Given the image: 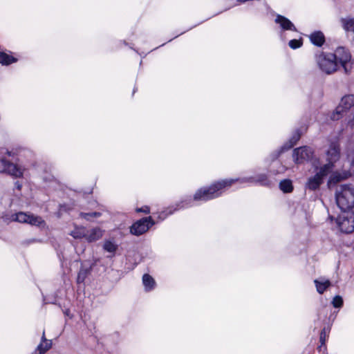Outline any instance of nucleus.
Here are the masks:
<instances>
[{
	"mask_svg": "<svg viewBox=\"0 0 354 354\" xmlns=\"http://www.w3.org/2000/svg\"><path fill=\"white\" fill-rule=\"evenodd\" d=\"M80 216L87 221H90L91 218H93V216L91 215V212H88V213L81 212Z\"/></svg>",
	"mask_w": 354,
	"mask_h": 354,
	"instance_id": "nucleus-32",
	"label": "nucleus"
},
{
	"mask_svg": "<svg viewBox=\"0 0 354 354\" xmlns=\"http://www.w3.org/2000/svg\"><path fill=\"white\" fill-rule=\"evenodd\" d=\"M52 346V342L49 340L48 342H41L37 348V350L39 351L40 354L45 353L47 351H48Z\"/></svg>",
	"mask_w": 354,
	"mask_h": 354,
	"instance_id": "nucleus-24",
	"label": "nucleus"
},
{
	"mask_svg": "<svg viewBox=\"0 0 354 354\" xmlns=\"http://www.w3.org/2000/svg\"><path fill=\"white\" fill-rule=\"evenodd\" d=\"M91 215L93 217L97 218L101 216V213L98 212H91Z\"/></svg>",
	"mask_w": 354,
	"mask_h": 354,
	"instance_id": "nucleus-33",
	"label": "nucleus"
},
{
	"mask_svg": "<svg viewBox=\"0 0 354 354\" xmlns=\"http://www.w3.org/2000/svg\"><path fill=\"white\" fill-rule=\"evenodd\" d=\"M189 206H191V205H189V203L187 201H181L180 203L177 204L176 207L175 208H174L172 210L169 209V211L168 212H166V213L162 212V214H164V216H162V218L164 219L167 216L171 214L174 212H175L178 209H180L184 208V207H187Z\"/></svg>",
	"mask_w": 354,
	"mask_h": 354,
	"instance_id": "nucleus-23",
	"label": "nucleus"
},
{
	"mask_svg": "<svg viewBox=\"0 0 354 354\" xmlns=\"http://www.w3.org/2000/svg\"><path fill=\"white\" fill-rule=\"evenodd\" d=\"M6 153L9 156H11L13 155V153L12 151H10L8 150H6Z\"/></svg>",
	"mask_w": 354,
	"mask_h": 354,
	"instance_id": "nucleus-38",
	"label": "nucleus"
},
{
	"mask_svg": "<svg viewBox=\"0 0 354 354\" xmlns=\"http://www.w3.org/2000/svg\"><path fill=\"white\" fill-rule=\"evenodd\" d=\"M335 199L338 207L343 211L354 207V187L350 184L340 185L337 187Z\"/></svg>",
	"mask_w": 354,
	"mask_h": 354,
	"instance_id": "nucleus-3",
	"label": "nucleus"
},
{
	"mask_svg": "<svg viewBox=\"0 0 354 354\" xmlns=\"http://www.w3.org/2000/svg\"><path fill=\"white\" fill-rule=\"evenodd\" d=\"M313 156V151L309 147L304 146L294 149L293 159L297 164H301L309 161Z\"/></svg>",
	"mask_w": 354,
	"mask_h": 354,
	"instance_id": "nucleus-9",
	"label": "nucleus"
},
{
	"mask_svg": "<svg viewBox=\"0 0 354 354\" xmlns=\"http://www.w3.org/2000/svg\"><path fill=\"white\" fill-rule=\"evenodd\" d=\"M91 268H86L84 266H82L77 277V282L78 283H83L88 274L90 273Z\"/></svg>",
	"mask_w": 354,
	"mask_h": 354,
	"instance_id": "nucleus-20",
	"label": "nucleus"
},
{
	"mask_svg": "<svg viewBox=\"0 0 354 354\" xmlns=\"http://www.w3.org/2000/svg\"><path fill=\"white\" fill-rule=\"evenodd\" d=\"M336 223L340 231L349 234L354 231V212H344L336 219Z\"/></svg>",
	"mask_w": 354,
	"mask_h": 354,
	"instance_id": "nucleus-6",
	"label": "nucleus"
},
{
	"mask_svg": "<svg viewBox=\"0 0 354 354\" xmlns=\"http://www.w3.org/2000/svg\"><path fill=\"white\" fill-rule=\"evenodd\" d=\"M15 186L18 190H20L21 189V184L19 181H17L15 183Z\"/></svg>",
	"mask_w": 354,
	"mask_h": 354,
	"instance_id": "nucleus-35",
	"label": "nucleus"
},
{
	"mask_svg": "<svg viewBox=\"0 0 354 354\" xmlns=\"http://www.w3.org/2000/svg\"><path fill=\"white\" fill-rule=\"evenodd\" d=\"M326 156L328 162L323 166H327L328 167L327 170L331 172L335 163L340 158V148L337 142L330 143L328 150L326 151Z\"/></svg>",
	"mask_w": 354,
	"mask_h": 354,
	"instance_id": "nucleus-7",
	"label": "nucleus"
},
{
	"mask_svg": "<svg viewBox=\"0 0 354 354\" xmlns=\"http://www.w3.org/2000/svg\"><path fill=\"white\" fill-rule=\"evenodd\" d=\"M64 313L67 315V316H69L70 315V310L68 309H66Z\"/></svg>",
	"mask_w": 354,
	"mask_h": 354,
	"instance_id": "nucleus-37",
	"label": "nucleus"
},
{
	"mask_svg": "<svg viewBox=\"0 0 354 354\" xmlns=\"http://www.w3.org/2000/svg\"><path fill=\"white\" fill-rule=\"evenodd\" d=\"M49 341L47 340L45 337V333L44 332L43 333V335L41 337V342L44 343V342H48Z\"/></svg>",
	"mask_w": 354,
	"mask_h": 354,
	"instance_id": "nucleus-36",
	"label": "nucleus"
},
{
	"mask_svg": "<svg viewBox=\"0 0 354 354\" xmlns=\"http://www.w3.org/2000/svg\"><path fill=\"white\" fill-rule=\"evenodd\" d=\"M310 41L317 46H322L325 42V37L322 32L315 31L309 36Z\"/></svg>",
	"mask_w": 354,
	"mask_h": 354,
	"instance_id": "nucleus-14",
	"label": "nucleus"
},
{
	"mask_svg": "<svg viewBox=\"0 0 354 354\" xmlns=\"http://www.w3.org/2000/svg\"><path fill=\"white\" fill-rule=\"evenodd\" d=\"M329 218L333 220V217L332 216H330Z\"/></svg>",
	"mask_w": 354,
	"mask_h": 354,
	"instance_id": "nucleus-39",
	"label": "nucleus"
},
{
	"mask_svg": "<svg viewBox=\"0 0 354 354\" xmlns=\"http://www.w3.org/2000/svg\"><path fill=\"white\" fill-rule=\"evenodd\" d=\"M342 179H343V178L342 177V176L339 174L335 173L330 176L329 183H337L341 181Z\"/></svg>",
	"mask_w": 354,
	"mask_h": 354,
	"instance_id": "nucleus-28",
	"label": "nucleus"
},
{
	"mask_svg": "<svg viewBox=\"0 0 354 354\" xmlns=\"http://www.w3.org/2000/svg\"><path fill=\"white\" fill-rule=\"evenodd\" d=\"M239 181L241 183H258L261 185L268 186L270 182L268 176L265 174H260L257 176L238 178V179H225L218 181L209 187L199 189L194 196V201H207L220 196L223 189L230 187L232 183Z\"/></svg>",
	"mask_w": 354,
	"mask_h": 354,
	"instance_id": "nucleus-2",
	"label": "nucleus"
},
{
	"mask_svg": "<svg viewBox=\"0 0 354 354\" xmlns=\"http://www.w3.org/2000/svg\"><path fill=\"white\" fill-rule=\"evenodd\" d=\"M17 62V59L4 52H0V64L9 65Z\"/></svg>",
	"mask_w": 354,
	"mask_h": 354,
	"instance_id": "nucleus-22",
	"label": "nucleus"
},
{
	"mask_svg": "<svg viewBox=\"0 0 354 354\" xmlns=\"http://www.w3.org/2000/svg\"><path fill=\"white\" fill-rule=\"evenodd\" d=\"M289 46L292 49H297L301 46L302 40L301 39H292L288 43Z\"/></svg>",
	"mask_w": 354,
	"mask_h": 354,
	"instance_id": "nucleus-26",
	"label": "nucleus"
},
{
	"mask_svg": "<svg viewBox=\"0 0 354 354\" xmlns=\"http://www.w3.org/2000/svg\"><path fill=\"white\" fill-rule=\"evenodd\" d=\"M316 62L319 68L328 75L336 72L341 67L346 74H348L353 68L349 50L342 46L337 48L333 53L322 52L316 55Z\"/></svg>",
	"mask_w": 354,
	"mask_h": 354,
	"instance_id": "nucleus-1",
	"label": "nucleus"
},
{
	"mask_svg": "<svg viewBox=\"0 0 354 354\" xmlns=\"http://www.w3.org/2000/svg\"><path fill=\"white\" fill-rule=\"evenodd\" d=\"M300 138H301V133H300L299 130L297 129L293 133L292 136L289 140V143H286L281 147V151L279 152V153L276 156L275 158H277V156H279V155L281 152L288 150L290 148H292L295 145H296V143L300 139Z\"/></svg>",
	"mask_w": 354,
	"mask_h": 354,
	"instance_id": "nucleus-12",
	"label": "nucleus"
},
{
	"mask_svg": "<svg viewBox=\"0 0 354 354\" xmlns=\"http://www.w3.org/2000/svg\"><path fill=\"white\" fill-rule=\"evenodd\" d=\"M103 248L109 252L115 253L118 249V245L111 241H105Z\"/></svg>",
	"mask_w": 354,
	"mask_h": 354,
	"instance_id": "nucleus-25",
	"label": "nucleus"
},
{
	"mask_svg": "<svg viewBox=\"0 0 354 354\" xmlns=\"http://www.w3.org/2000/svg\"><path fill=\"white\" fill-rule=\"evenodd\" d=\"M142 282L145 287L146 290L149 291L152 290L155 286L154 279L148 274H145L142 277Z\"/></svg>",
	"mask_w": 354,
	"mask_h": 354,
	"instance_id": "nucleus-21",
	"label": "nucleus"
},
{
	"mask_svg": "<svg viewBox=\"0 0 354 354\" xmlns=\"http://www.w3.org/2000/svg\"><path fill=\"white\" fill-rule=\"evenodd\" d=\"M351 110L353 118L349 121L351 127H354V95H344L335 109V111L332 113L330 118L333 120H339L344 112Z\"/></svg>",
	"mask_w": 354,
	"mask_h": 354,
	"instance_id": "nucleus-4",
	"label": "nucleus"
},
{
	"mask_svg": "<svg viewBox=\"0 0 354 354\" xmlns=\"http://www.w3.org/2000/svg\"><path fill=\"white\" fill-rule=\"evenodd\" d=\"M71 235L75 238V239H80L82 237H85V234L84 232H82L79 230H75L73 232H71Z\"/></svg>",
	"mask_w": 354,
	"mask_h": 354,
	"instance_id": "nucleus-30",
	"label": "nucleus"
},
{
	"mask_svg": "<svg viewBox=\"0 0 354 354\" xmlns=\"http://www.w3.org/2000/svg\"><path fill=\"white\" fill-rule=\"evenodd\" d=\"M154 224L151 216L145 217L135 222L130 227V232L136 236L145 233Z\"/></svg>",
	"mask_w": 354,
	"mask_h": 354,
	"instance_id": "nucleus-8",
	"label": "nucleus"
},
{
	"mask_svg": "<svg viewBox=\"0 0 354 354\" xmlns=\"http://www.w3.org/2000/svg\"><path fill=\"white\" fill-rule=\"evenodd\" d=\"M30 213H25L19 212L14 214L11 216V220L13 221H17L22 223H27Z\"/></svg>",
	"mask_w": 354,
	"mask_h": 354,
	"instance_id": "nucleus-17",
	"label": "nucleus"
},
{
	"mask_svg": "<svg viewBox=\"0 0 354 354\" xmlns=\"http://www.w3.org/2000/svg\"><path fill=\"white\" fill-rule=\"evenodd\" d=\"M326 337V329L324 328L323 330H322V331L320 333V337H319V340H320L321 346L325 344Z\"/></svg>",
	"mask_w": 354,
	"mask_h": 354,
	"instance_id": "nucleus-29",
	"label": "nucleus"
},
{
	"mask_svg": "<svg viewBox=\"0 0 354 354\" xmlns=\"http://www.w3.org/2000/svg\"><path fill=\"white\" fill-rule=\"evenodd\" d=\"M315 284L317 291L319 294H323L324 291L330 286V281L329 280L326 281H319L318 279H315L314 281Z\"/></svg>",
	"mask_w": 354,
	"mask_h": 354,
	"instance_id": "nucleus-18",
	"label": "nucleus"
},
{
	"mask_svg": "<svg viewBox=\"0 0 354 354\" xmlns=\"http://www.w3.org/2000/svg\"><path fill=\"white\" fill-rule=\"evenodd\" d=\"M137 212H143L145 214H149L150 212V209L148 206H144L140 208L136 209Z\"/></svg>",
	"mask_w": 354,
	"mask_h": 354,
	"instance_id": "nucleus-31",
	"label": "nucleus"
},
{
	"mask_svg": "<svg viewBox=\"0 0 354 354\" xmlns=\"http://www.w3.org/2000/svg\"><path fill=\"white\" fill-rule=\"evenodd\" d=\"M332 304L335 308L342 307L343 305V299L342 297L339 295L335 296L332 301Z\"/></svg>",
	"mask_w": 354,
	"mask_h": 354,
	"instance_id": "nucleus-27",
	"label": "nucleus"
},
{
	"mask_svg": "<svg viewBox=\"0 0 354 354\" xmlns=\"http://www.w3.org/2000/svg\"><path fill=\"white\" fill-rule=\"evenodd\" d=\"M274 22L279 25L281 29L283 31L291 30L297 31V28L295 25L286 17L277 14L274 19Z\"/></svg>",
	"mask_w": 354,
	"mask_h": 354,
	"instance_id": "nucleus-11",
	"label": "nucleus"
},
{
	"mask_svg": "<svg viewBox=\"0 0 354 354\" xmlns=\"http://www.w3.org/2000/svg\"><path fill=\"white\" fill-rule=\"evenodd\" d=\"M340 22L343 29L346 32H351L354 33V17L351 16H347L346 17L341 18Z\"/></svg>",
	"mask_w": 354,
	"mask_h": 354,
	"instance_id": "nucleus-13",
	"label": "nucleus"
},
{
	"mask_svg": "<svg viewBox=\"0 0 354 354\" xmlns=\"http://www.w3.org/2000/svg\"><path fill=\"white\" fill-rule=\"evenodd\" d=\"M102 236V233L100 228H93L90 232H88L87 234H85V237L89 242L97 241Z\"/></svg>",
	"mask_w": 354,
	"mask_h": 354,
	"instance_id": "nucleus-15",
	"label": "nucleus"
},
{
	"mask_svg": "<svg viewBox=\"0 0 354 354\" xmlns=\"http://www.w3.org/2000/svg\"><path fill=\"white\" fill-rule=\"evenodd\" d=\"M328 168L327 166H322L319 168L316 167L317 172L308 178L305 184V188L310 191L319 189L321 185L324 183V178L330 173L327 170Z\"/></svg>",
	"mask_w": 354,
	"mask_h": 354,
	"instance_id": "nucleus-5",
	"label": "nucleus"
},
{
	"mask_svg": "<svg viewBox=\"0 0 354 354\" xmlns=\"http://www.w3.org/2000/svg\"><path fill=\"white\" fill-rule=\"evenodd\" d=\"M0 173H7L15 178H20L23 176V169L18 165L2 158L0 159Z\"/></svg>",
	"mask_w": 354,
	"mask_h": 354,
	"instance_id": "nucleus-10",
	"label": "nucleus"
},
{
	"mask_svg": "<svg viewBox=\"0 0 354 354\" xmlns=\"http://www.w3.org/2000/svg\"><path fill=\"white\" fill-rule=\"evenodd\" d=\"M37 241H38V240H37L35 239H32L26 241H24V243H26V244H30V243H35Z\"/></svg>",
	"mask_w": 354,
	"mask_h": 354,
	"instance_id": "nucleus-34",
	"label": "nucleus"
},
{
	"mask_svg": "<svg viewBox=\"0 0 354 354\" xmlns=\"http://www.w3.org/2000/svg\"><path fill=\"white\" fill-rule=\"evenodd\" d=\"M279 189L284 193H290L293 190L292 180L290 179L282 180L279 183Z\"/></svg>",
	"mask_w": 354,
	"mask_h": 354,
	"instance_id": "nucleus-19",
	"label": "nucleus"
},
{
	"mask_svg": "<svg viewBox=\"0 0 354 354\" xmlns=\"http://www.w3.org/2000/svg\"><path fill=\"white\" fill-rule=\"evenodd\" d=\"M27 223L37 227H42L45 225V221L42 218L39 216L34 215L33 214H30Z\"/></svg>",
	"mask_w": 354,
	"mask_h": 354,
	"instance_id": "nucleus-16",
	"label": "nucleus"
}]
</instances>
